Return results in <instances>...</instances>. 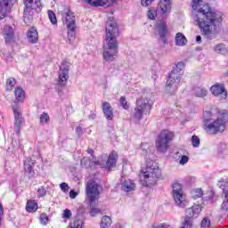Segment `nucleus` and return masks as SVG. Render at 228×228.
<instances>
[{
    "instance_id": "obj_20",
    "label": "nucleus",
    "mask_w": 228,
    "mask_h": 228,
    "mask_svg": "<svg viewBox=\"0 0 228 228\" xmlns=\"http://www.w3.org/2000/svg\"><path fill=\"white\" fill-rule=\"evenodd\" d=\"M85 3L90 4L91 6H103L104 8H108V6H111L117 0H84Z\"/></svg>"
},
{
    "instance_id": "obj_8",
    "label": "nucleus",
    "mask_w": 228,
    "mask_h": 228,
    "mask_svg": "<svg viewBox=\"0 0 228 228\" xmlns=\"http://www.w3.org/2000/svg\"><path fill=\"white\" fill-rule=\"evenodd\" d=\"M174 132L167 129L162 130L156 139V149L158 152H162L165 154V152L168 151L170 142L174 140Z\"/></svg>"
},
{
    "instance_id": "obj_37",
    "label": "nucleus",
    "mask_w": 228,
    "mask_h": 228,
    "mask_svg": "<svg viewBox=\"0 0 228 228\" xmlns=\"http://www.w3.org/2000/svg\"><path fill=\"white\" fill-rule=\"evenodd\" d=\"M204 195V192L202 191V189L198 188L191 191V197L192 199H200Z\"/></svg>"
},
{
    "instance_id": "obj_14",
    "label": "nucleus",
    "mask_w": 228,
    "mask_h": 228,
    "mask_svg": "<svg viewBox=\"0 0 228 228\" xmlns=\"http://www.w3.org/2000/svg\"><path fill=\"white\" fill-rule=\"evenodd\" d=\"M12 111L14 115V127L16 129V134H20V129L22 124H24V118L22 117V110L19 105L12 106Z\"/></svg>"
},
{
    "instance_id": "obj_44",
    "label": "nucleus",
    "mask_w": 228,
    "mask_h": 228,
    "mask_svg": "<svg viewBox=\"0 0 228 228\" xmlns=\"http://www.w3.org/2000/svg\"><path fill=\"white\" fill-rule=\"evenodd\" d=\"M71 217H72V212L70 211V209L66 208L62 213V218H66L67 220H70Z\"/></svg>"
},
{
    "instance_id": "obj_33",
    "label": "nucleus",
    "mask_w": 228,
    "mask_h": 228,
    "mask_svg": "<svg viewBox=\"0 0 228 228\" xmlns=\"http://www.w3.org/2000/svg\"><path fill=\"white\" fill-rule=\"evenodd\" d=\"M51 118H49V114L44 112L39 117V122L42 126H45V124H49Z\"/></svg>"
},
{
    "instance_id": "obj_41",
    "label": "nucleus",
    "mask_w": 228,
    "mask_h": 228,
    "mask_svg": "<svg viewBox=\"0 0 228 228\" xmlns=\"http://www.w3.org/2000/svg\"><path fill=\"white\" fill-rule=\"evenodd\" d=\"M119 102L124 110H129V104L127 103V100H126V96H121L119 99Z\"/></svg>"
},
{
    "instance_id": "obj_35",
    "label": "nucleus",
    "mask_w": 228,
    "mask_h": 228,
    "mask_svg": "<svg viewBox=\"0 0 228 228\" xmlns=\"http://www.w3.org/2000/svg\"><path fill=\"white\" fill-rule=\"evenodd\" d=\"M17 85V81L13 77H10L6 80V90L12 91L13 90V86Z\"/></svg>"
},
{
    "instance_id": "obj_22",
    "label": "nucleus",
    "mask_w": 228,
    "mask_h": 228,
    "mask_svg": "<svg viewBox=\"0 0 228 228\" xmlns=\"http://www.w3.org/2000/svg\"><path fill=\"white\" fill-rule=\"evenodd\" d=\"M33 167H35V160H33L31 158H27L24 161V171L28 177H33V175H35Z\"/></svg>"
},
{
    "instance_id": "obj_40",
    "label": "nucleus",
    "mask_w": 228,
    "mask_h": 228,
    "mask_svg": "<svg viewBox=\"0 0 228 228\" xmlns=\"http://www.w3.org/2000/svg\"><path fill=\"white\" fill-rule=\"evenodd\" d=\"M158 17V12L152 8L148 11V19L154 20Z\"/></svg>"
},
{
    "instance_id": "obj_49",
    "label": "nucleus",
    "mask_w": 228,
    "mask_h": 228,
    "mask_svg": "<svg viewBox=\"0 0 228 228\" xmlns=\"http://www.w3.org/2000/svg\"><path fill=\"white\" fill-rule=\"evenodd\" d=\"M189 160H190V158H188V156L183 155L180 161H179V164L180 165H186V163H188Z\"/></svg>"
},
{
    "instance_id": "obj_10",
    "label": "nucleus",
    "mask_w": 228,
    "mask_h": 228,
    "mask_svg": "<svg viewBox=\"0 0 228 228\" xmlns=\"http://www.w3.org/2000/svg\"><path fill=\"white\" fill-rule=\"evenodd\" d=\"M173 188V198L175 204L179 208H186V200L184 194L183 193V185L179 183H175L172 185Z\"/></svg>"
},
{
    "instance_id": "obj_4",
    "label": "nucleus",
    "mask_w": 228,
    "mask_h": 228,
    "mask_svg": "<svg viewBox=\"0 0 228 228\" xmlns=\"http://www.w3.org/2000/svg\"><path fill=\"white\" fill-rule=\"evenodd\" d=\"M139 177L142 186H153L158 183V179L161 177V169H159L156 161L150 160L146 167L141 169Z\"/></svg>"
},
{
    "instance_id": "obj_30",
    "label": "nucleus",
    "mask_w": 228,
    "mask_h": 228,
    "mask_svg": "<svg viewBox=\"0 0 228 228\" xmlns=\"http://www.w3.org/2000/svg\"><path fill=\"white\" fill-rule=\"evenodd\" d=\"M38 209V204L35 200H28L26 205V210L28 213H35Z\"/></svg>"
},
{
    "instance_id": "obj_5",
    "label": "nucleus",
    "mask_w": 228,
    "mask_h": 228,
    "mask_svg": "<svg viewBox=\"0 0 228 228\" xmlns=\"http://www.w3.org/2000/svg\"><path fill=\"white\" fill-rule=\"evenodd\" d=\"M184 74V62L179 61L169 73L167 80L166 92L174 95L181 85V77Z\"/></svg>"
},
{
    "instance_id": "obj_13",
    "label": "nucleus",
    "mask_w": 228,
    "mask_h": 228,
    "mask_svg": "<svg viewBox=\"0 0 228 228\" xmlns=\"http://www.w3.org/2000/svg\"><path fill=\"white\" fill-rule=\"evenodd\" d=\"M70 68V62L67 61H63L61 66L60 67V73H59V81L58 85L60 86H65L67 82L69 81V70Z\"/></svg>"
},
{
    "instance_id": "obj_52",
    "label": "nucleus",
    "mask_w": 228,
    "mask_h": 228,
    "mask_svg": "<svg viewBox=\"0 0 228 228\" xmlns=\"http://www.w3.org/2000/svg\"><path fill=\"white\" fill-rule=\"evenodd\" d=\"M221 209L223 211H228V200H224Z\"/></svg>"
},
{
    "instance_id": "obj_7",
    "label": "nucleus",
    "mask_w": 228,
    "mask_h": 228,
    "mask_svg": "<svg viewBox=\"0 0 228 228\" xmlns=\"http://www.w3.org/2000/svg\"><path fill=\"white\" fill-rule=\"evenodd\" d=\"M152 108V104L149 98H141L137 100L136 106L134 109V112L132 113V118L140 122L142 118H143V115H147L151 109Z\"/></svg>"
},
{
    "instance_id": "obj_57",
    "label": "nucleus",
    "mask_w": 228,
    "mask_h": 228,
    "mask_svg": "<svg viewBox=\"0 0 228 228\" xmlns=\"http://www.w3.org/2000/svg\"><path fill=\"white\" fill-rule=\"evenodd\" d=\"M89 118H92V119L95 118V114L93 113V114H91V115H89Z\"/></svg>"
},
{
    "instance_id": "obj_50",
    "label": "nucleus",
    "mask_w": 228,
    "mask_h": 228,
    "mask_svg": "<svg viewBox=\"0 0 228 228\" xmlns=\"http://www.w3.org/2000/svg\"><path fill=\"white\" fill-rule=\"evenodd\" d=\"M156 0H141L142 6H151Z\"/></svg>"
},
{
    "instance_id": "obj_15",
    "label": "nucleus",
    "mask_w": 228,
    "mask_h": 228,
    "mask_svg": "<svg viewBox=\"0 0 228 228\" xmlns=\"http://www.w3.org/2000/svg\"><path fill=\"white\" fill-rule=\"evenodd\" d=\"M103 158H104L105 160H102V159H99L97 160V165H101L104 168H112V167H115L117 165V159L118 158V155H117V152L112 151L109 155V158L106 155H104Z\"/></svg>"
},
{
    "instance_id": "obj_34",
    "label": "nucleus",
    "mask_w": 228,
    "mask_h": 228,
    "mask_svg": "<svg viewBox=\"0 0 228 228\" xmlns=\"http://www.w3.org/2000/svg\"><path fill=\"white\" fill-rule=\"evenodd\" d=\"M48 18L51 24H53V26H56V24H58L56 14L54 13V12H53V10H48Z\"/></svg>"
},
{
    "instance_id": "obj_27",
    "label": "nucleus",
    "mask_w": 228,
    "mask_h": 228,
    "mask_svg": "<svg viewBox=\"0 0 228 228\" xmlns=\"http://www.w3.org/2000/svg\"><path fill=\"white\" fill-rule=\"evenodd\" d=\"M215 53L217 54H228V47L224 44H218L214 47Z\"/></svg>"
},
{
    "instance_id": "obj_24",
    "label": "nucleus",
    "mask_w": 228,
    "mask_h": 228,
    "mask_svg": "<svg viewBox=\"0 0 228 228\" xmlns=\"http://www.w3.org/2000/svg\"><path fill=\"white\" fill-rule=\"evenodd\" d=\"M159 8L162 12V15H167L172 10V0H160Z\"/></svg>"
},
{
    "instance_id": "obj_47",
    "label": "nucleus",
    "mask_w": 228,
    "mask_h": 228,
    "mask_svg": "<svg viewBox=\"0 0 228 228\" xmlns=\"http://www.w3.org/2000/svg\"><path fill=\"white\" fill-rule=\"evenodd\" d=\"M60 188H61V190L62 191H64L65 193H67V191H69V190L70 187H69V184H68L67 183H61L60 184Z\"/></svg>"
},
{
    "instance_id": "obj_55",
    "label": "nucleus",
    "mask_w": 228,
    "mask_h": 228,
    "mask_svg": "<svg viewBox=\"0 0 228 228\" xmlns=\"http://www.w3.org/2000/svg\"><path fill=\"white\" fill-rule=\"evenodd\" d=\"M69 197H70V199H76V197H77V192H76L74 191H70Z\"/></svg>"
},
{
    "instance_id": "obj_1",
    "label": "nucleus",
    "mask_w": 228,
    "mask_h": 228,
    "mask_svg": "<svg viewBox=\"0 0 228 228\" xmlns=\"http://www.w3.org/2000/svg\"><path fill=\"white\" fill-rule=\"evenodd\" d=\"M202 0H192L194 10L192 19L200 28V33L207 40H215L222 23L224 14L220 11H213L209 4H204L197 10V4Z\"/></svg>"
},
{
    "instance_id": "obj_43",
    "label": "nucleus",
    "mask_w": 228,
    "mask_h": 228,
    "mask_svg": "<svg viewBox=\"0 0 228 228\" xmlns=\"http://www.w3.org/2000/svg\"><path fill=\"white\" fill-rule=\"evenodd\" d=\"M191 143L193 147H199L200 145V139L197 135L191 137Z\"/></svg>"
},
{
    "instance_id": "obj_28",
    "label": "nucleus",
    "mask_w": 228,
    "mask_h": 228,
    "mask_svg": "<svg viewBox=\"0 0 228 228\" xmlns=\"http://www.w3.org/2000/svg\"><path fill=\"white\" fill-rule=\"evenodd\" d=\"M188 40H186V37L183 35V33H177L175 36V45H179L180 47H183V45H186V43Z\"/></svg>"
},
{
    "instance_id": "obj_26",
    "label": "nucleus",
    "mask_w": 228,
    "mask_h": 228,
    "mask_svg": "<svg viewBox=\"0 0 228 228\" xmlns=\"http://www.w3.org/2000/svg\"><path fill=\"white\" fill-rule=\"evenodd\" d=\"M192 94L195 97L204 98L208 95V89L204 87H194L192 89Z\"/></svg>"
},
{
    "instance_id": "obj_6",
    "label": "nucleus",
    "mask_w": 228,
    "mask_h": 228,
    "mask_svg": "<svg viewBox=\"0 0 228 228\" xmlns=\"http://www.w3.org/2000/svg\"><path fill=\"white\" fill-rule=\"evenodd\" d=\"M23 20L25 24H29L33 20V15L42 12V2L40 0H23Z\"/></svg>"
},
{
    "instance_id": "obj_59",
    "label": "nucleus",
    "mask_w": 228,
    "mask_h": 228,
    "mask_svg": "<svg viewBox=\"0 0 228 228\" xmlns=\"http://www.w3.org/2000/svg\"><path fill=\"white\" fill-rule=\"evenodd\" d=\"M225 76H227V77H228V71L225 73Z\"/></svg>"
},
{
    "instance_id": "obj_9",
    "label": "nucleus",
    "mask_w": 228,
    "mask_h": 228,
    "mask_svg": "<svg viewBox=\"0 0 228 228\" xmlns=\"http://www.w3.org/2000/svg\"><path fill=\"white\" fill-rule=\"evenodd\" d=\"M100 190H102V186H101V184L97 183V182L94 180L88 181L86 191L91 206H93L94 202L99 199V195L101 193L99 191Z\"/></svg>"
},
{
    "instance_id": "obj_54",
    "label": "nucleus",
    "mask_w": 228,
    "mask_h": 228,
    "mask_svg": "<svg viewBox=\"0 0 228 228\" xmlns=\"http://www.w3.org/2000/svg\"><path fill=\"white\" fill-rule=\"evenodd\" d=\"M76 131H77V136H81V134H83V128H81V126H77Z\"/></svg>"
},
{
    "instance_id": "obj_38",
    "label": "nucleus",
    "mask_w": 228,
    "mask_h": 228,
    "mask_svg": "<svg viewBox=\"0 0 228 228\" xmlns=\"http://www.w3.org/2000/svg\"><path fill=\"white\" fill-rule=\"evenodd\" d=\"M47 195V189L45 187L41 186L39 189H37V197L38 199H42Z\"/></svg>"
},
{
    "instance_id": "obj_53",
    "label": "nucleus",
    "mask_w": 228,
    "mask_h": 228,
    "mask_svg": "<svg viewBox=\"0 0 228 228\" xmlns=\"http://www.w3.org/2000/svg\"><path fill=\"white\" fill-rule=\"evenodd\" d=\"M4 215V208H3V204L0 203V226H1V222L3 220Z\"/></svg>"
},
{
    "instance_id": "obj_11",
    "label": "nucleus",
    "mask_w": 228,
    "mask_h": 228,
    "mask_svg": "<svg viewBox=\"0 0 228 228\" xmlns=\"http://www.w3.org/2000/svg\"><path fill=\"white\" fill-rule=\"evenodd\" d=\"M61 20L67 28H74L76 26V15L70 10V8L67 7L64 10L61 11Z\"/></svg>"
},
{
    "instance_id": "obj_2",
    "label": "nucleus",
    "mask_w": 228,
    "mask_h": 228,
    "mask_svg": "<svg viewBox=\"0 0 228 228\" xmlns=\"http://www.w3.org/2000/svg\"><path fill=\"white\" fill-rule=\"evenodd\" d=\"M106 36L105 40L107 45L103 48V61L107 63H111L117 60L118 54V38L120 30L118 29V24L114 18H109L106 23Z\"/></svg>"
},
{
    "instance_id": "obj_32",
    "label": "nucleus",
    "mask_w": 228,
    "mask_h": 228,
    "mask_svg": "<svg viewBox=\"0 0 228 228\" xmlns=\"http://www.w3.org/2000/svg\"><path fill=\"white\" fill-rule=\"evenodd\" d=\"M68 28V40L69 44H72L74 40H76V25L73 28Z\"/></svg>"
},
{
    "instance_id": "obj_31",
    "label": "nucleus",
    "mask_w": 228,
    "mask_h": 228,
    "mask_svg": "<svg viewBox=\"0 0 228 228\" xmlns=\"http://www.w3.org/2000/svg\"><path fill=\"white\" fill-rule=\"evenodd\" d=\"M111 217L103 216L100 223V228H110L111 226Z\"/></svg>"
},
{
    "instance_id": "obj_3",
    "label": "nucleus",
    "mask_w": 228,
    "mask_h": 228,
    "mask_svg": "<svg viewBox=\"0 0 228 228\" xmlns=\"http://www.w3.org/2000/svg\"><path fill=\"white\" fill-rule=\"evenodd\" d=\"M228 121V113L222 112L216 119L213 118L211 111L207 110L203 113L204 129L208 134H218L225 131V124Z\"/></svg>"
},
{
    "instance_id": "obj_56",
    "label": "nucleus",
    "mask_w": 228,
    "mask_h": 228,
    "mask_svg": "<svg viewBox=\"0 0 228 228\" xmlns=\"http://www.w3.org/2000/svg\"><path fill=\"white\" fill-rule=\"evenodd\" d=\"M196 42H197V44H202V37L197 36L196 37Z\"/></svg>"
},
{
    "instance_id": "obj_21",
    "label": "nucleus",
    "mask_w": 228,
    "mask_h": 228,
    "mask_svg": "<svg viewBox=\"0 0 228 228\" xmlns=\"http://www.w3.org/2000/svg\"><path fill=\"white\" fill-rule=\"evenodd\" d=\"M120 181L121 188L124 190V191H133V190L136 188V184H134L131 179L126 178V176H121Z\"/></svg>"
},
{
    "instance_id": "obj_42",
    "label": "nucleus",
    "mask_w": 228,
    "mask_h": 228,
    "mask_svg": "<svg viewBox=\"0 0 228 228\" xmlns=\"http://www.w3.org/2000/svg\"><path fill=\"white\" fill-rule=\"evenodd\" d=\"M40 223L43 225H47L49 223V216H46V214H41L39 216Z\"/></svg>"
},
{
    "instance_id": "obj_39",
    "label": "nucleus",
    "mask_w": 228,
    "mask_h": 228,
    "mask_svg": "<svg viewBox=\"0 0 228 228\" xmlns=\"http://www.w3.org/2000/svg\"><path fill=\"white\" fill-rule=\"evenodd\" d=\"M211 227V220L208 217H205L202 219L200 223V228H209Z\"/></svg>"
},
{
    "instance_id": "obj_45",
    "label": "nucleus",
    "mask_w": 228,
    "mask_h": 228,
    "mask_svg": "<svg viewBox=\"0 0 228 228\" xmlns=\"http://www.w3.org/2000/svg\"><path fill=\"white\" fill-rule=\"evenodd\" d=\"M221 186H223V195L224 197V200H228V183L225 184L224 183H223Z\"/></svg>"
},
{
    "instance_id": "obj_46",
    "label": "nucleus",
    "mask_w": 228,
    "mask_h": 228,
    "mask_svg": "<svg viewBox=\"0 0 228 228\" xmlns=\"http://www.w3.org/2000/svg\"><path fill=\"white\" fill-rule=\"evenodd\" d=\"M193 227V221H190V219H184L183 223V226L181 228H191Z\"/></svg>"
},
{
    "instance_id": "obj_29",
    "label": "nucleus",
    "mask_w": 228,
    "mask_h": 228,
    "mask_svg": "<svg viewBox=\"0 0 228 228\" xmlns=\"http://www.w3.org/2000/svg\"><path fill=\"white\" fill-rule=\"evenodd\" d=\"M14 95H15L16 101L18 102H22V101H24L25 93H24V90L21 87H16L15 88Z\"/></svg>"
},
{
    "instance_id": "obj_18",
    "label": "nucleus",
    "mask_w": 228,
    "mask_h": 228,
    "mask_svg": "<svg viewBox=\"0 0 228 228\" xmlns=\"http://www.w3.org/2000/svg\"><path fill=\"white\" fill-rule=\"evenodd\" d=\"M202 213V208L200 205H194L189 208L185 211V220H190L193 224V218H197Z\"/></svg>"
},
{
    "instance_id": "obj_12",
    "label": "nucleus",
    "mask_w": 228,
    "mask_h": 228,
    "mask_svg": "<svg viewBox=\"0 0 228 228\" xmlns=\"http://www.w3.org/2000/svg\"><path fill=\"white\" fill-rule=\"evenodd\" d=\"M2 37L6 45H12L15 42V25H5L2 31Z\"/></svg>"
},
{
    "instance_id": "obj_36",
    "label": "nucleus",
    "mask_w": 228,
    "mask_h": 228,
    "mask_svg": "<svg viewBox=\"0 0 228 228\" xmlns=\"http://www.w3.org/2000/svg\"><path fill=\"white\" fill-rule=\"evenodd\" d=\"M93 163H94V161H92V159L90 160V159L84 157L81 159V165L82 167H85L86 168H90V167H92Z\"/></svg>"
},
{
    "instance_id": "obj_23",
    "label": "nucleus",
    "mask_w": 228,
    "mask_h": 228,
    "mask_svg": "<svg viewBox=\"0 0 228 228\" xmlns=\"http://www.w3.org/2000/svg\"><path fill=\"white\" fill-rule=\"evenodd\" d=\"M102 112L108 120H113V107H111V104L108 102H104L102 103Z\"/></svg>"
},
{
    "instance_id": "obj_19",
    "label": "nucleus",
    "mask_w": 228,
    "mask_h": 228,
    "mask_svg": "<svg viewBox=\"0 0 228 228\" xmlns=\"http://www.w3.org/2000/svg\"><path fill=\"white\" fill-rule=\"evenodd\" d=\"M12 1L13 0H1L0 1V20H3L8 13H10V8L12 6Z\"/></svg>"
},
{
    "instance_id": "obj_48",
    "label": "nucleus",
    "mask_w": 228,
    "mask_h": 228,
    "mask_svg": "<svg viewBox=\"0 0 228 228\" xmlns=\"http://www.w3.org/2000/svg\"><path fill=\"white\" fill-rule=\"evenodd\" d=\"M101 213V209L97 208H91L90 215L91 216H95L96 215H99Z\"/></svg>"
},
{
    "instance_id": "obj_17",
    "label": "nucleus",
    "mask_w": 228,
    "mask_h": 228,
    "mask_svg": "<svg viewBox=\"0 0 228 228\" xmlns=\"http://www.w3.org/2000/svg\"><path fill=\"white\" fill-rule=\"evenodd\" d=\"M156 28L159 33V41L162 42V44H167L168 42V39L167 38V33H168V27L167 26V21H159Z\"/></svg>"
},
{
    "instance_id": "obj_25",
    "label": "nucleus",
    "mask_w": 228,
    "mask_h": 228,
    "mask_svg": "<svg viewBox=\"0 0 228 228\" xmlns=\"http://www.w3.org/2000/svg\"><path fill=\"white\" fill-rule=\"evenodd\" d=\"M27 38L30 44L38 42V31L35 28H30L27 32Z\"/></svg>"
},
{
    "instance_id": "obj_58",
    "label": "nucleus",
    "mask_w": 228,
    "mask_h": 228,
    "mask_svg": "<svg viewBox=\"0 0 228 228\" xmlns=\"http://www.w3.org/2000/svg\"><path fill=\"white\" fill-rule=\"evenodd\" d=\"M116 228H121L120 224H116Z\"/></svg>"
},
{
    "instance_id": "obj_16",
    "label": "nucleus",
    "mask_w": 228,
    "mask_h": 228,
    "mask_svg": "<svg viewBox=\"0 0 228 228\" xmlns=\"http://www.w3.org/2000/svg\"><path fill=\"white\" fill-rule=\"evenodd\" d=\"M210 92L215 95V97H219L221 101H225L227 99V90L223 84H216L210 87Z\"/></svg>"
},
{
    "instance_id": "obj_51",
    "label": "nucleus",
    "mask_w": 228,
    "mask_h": 228,
    "mask_svg": "<svg viewBox=\"0 0 228 228\" xmlns=\"http://www.w3.org/2000/svg\"><path fill=\"white\" fill-rule=\"evenodd\" d=\"M87 152L92 156V161L94 165H97V159L94 157V151L92 149H87Z\"/></svg>"
}]
</instances>
